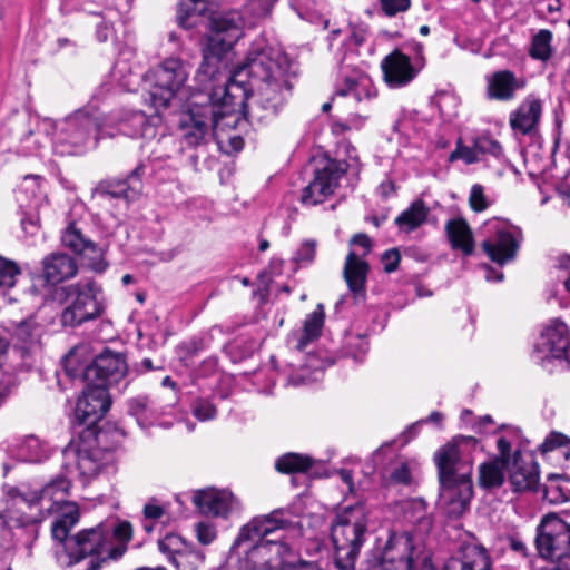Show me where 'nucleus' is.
I'll return each instance as SVG.
<instances>
[{"instance_id": "nucleus-1", "label": "nucleus", "mask_w": 570, "mask_h": 570, "mask_svg": "<svg viewBox=\"0 0 570 570\" xmlns=\"http://www.w3.org/2000/svg\"><path fill=\"white\" fill-rule=\"evenodd\" d=\"M243 76H248L250 89L242 85L244 98L235 108H244L252 124L265 125L278 116L292 96L297 69L279 47L258 38L248 50Z\"/></svg>"}, {"instance_id": "nucleus-2", "label": "nucleus", "mask_w": 570, "mask_h": 570, "mask_svg": "<svg viewBox=\"0 0 570 570\" xmlns=\"http://www.w3.org/2000/svg\"><path fill=\"white\" fill-rule=\"evenodd\" d=\"M476 445L474 436L456 435L434 453L440 483L439 504L449 518H460L469 508L473 495L472 452Z\"/></svg>"}, {"instance_id": "nucleus-3", "label": "nucleus", "mask_w": 570, "mask_h": 570, "mask_svg": "<svg viewBox=\"0 0 570 570\" xmlns=\"http://www.w3.org/2000/svg\"><path fill=\"white\" fill-rule=\"evenodd\" d=\"M244 18L237 10L214 13L209 17L207 43L203 49V60L196 71L197 96H212L218 88L237 85L242 87L244 63L234 75L220 83L222 73L227 67L226 56L243 36Z\"/></svg>"}, {"instance_id": "nucleus-4", "label": "nucleus", "mask_w": 570, "mask_h": 570, "mask_svg": "<svg viewBox=\"0 0 570 570\" xmlns=\"http://www.w3.org/2000/svg\"><path fill=\"white\" fill-rule=\"evenodd\" d=\"M244 90L237 85L218 88L212 96H193L178 120L181 140L188 147L206 145L219 120L229 117L242 102Z\"/></svg>"}, {"instance_id": "nucleus-5", "label": "nucleus", "mask_w": 570, "mask_h": 570, "mask_svg": "<svg viewBox=\"0 0 570 570\" xmlns=\"http://www.w3.org/2000/svg\"><path fill=\"white\" fill-rule=\"evenodd\" d=\"M70 485V481L66 476L60 475L48 482L40 490H30L23 487L17 489L12 497L14 504H26L30 509L39 507V515H24L19 522L26 525L58 513L57 520L52 523L51 532L55 540L65 543L69 538L70 529L79 520L78 507L67 501Z\"/></svg>"}, {"instance_id": "nucleus-6", "label": "nucleus", "mask_w": 570, "mask_h": 570, "mask_svg": "<svg viewBox=\"0 0 570 570\" xmlns=\"http://www.w3.org/2000/svg\"><path fill=\"white\" fill-rule=\"evenodd\" d=\"M334 561L341 570H354L368 530V511L363 503L342 508L331 522Z\"/></svg>"}, {"instance_id": "nucleus-7", "label": "nucleus", "mask_w": 570, "mask_h": 570, "mask_svg": "<svg viewBox=\"0 0 570 570\" xmlns=\"http://www.w3.org/2000/svg\"><path fill=\"white\" fill-rule=\"evenodd\" d=\"M106 136L112 137L114 134L105 130L100 118L92 111L80 109L60 124L53 138V149L61 156L79 155Z\"/></svg>"}, {"instance_id": "nucleus-8", "label": "nucleus", "mask_w": 570, "mask_h": 570, "mask_svg": "<svg viewBox=\"0 0 570 570\" xmlns=\"http://www.w3.org/2000/svg\"><path fill=\"white\" fill-rule=\"evenodd\" d=\"M277 532H283L284 539L289 540L303 535L302 515L293 507L277 508L269 513L252 518L240 528L233 548H240L249 541Z\"/></svg>"}, {"instance_id": "nucleus-9", "label": "nucleus", "mask_w": 570, "mask_h": 570, "mask_svg": "<svg viewBox=\"0 0 570 570\" xmlns=\"http://www.w3.org/2000/svg\"><path fill=\"white\" fill-rule=\"evenodd\" d=\"M188 75V68L183 60L178 58L164 60L144 77L149 104L156 110L167 108L184 92Z\"/></svg>"}, {"instance_id": "nucleus-10", "label": "nucleus", "mask_w": 570, "mask_h": 570, "mask_svg": "<svg viewBox=\"0 0 570 570\" xmlns=\"http://www.w3.org/2000/svg\"><path fill=\"white\" fill-rule=\"evenodd\" d=\"M60 292L66 303L60 318L63 326L77 327L98 318L104 312L101 288L94 279H81L62 286Z\"/></svg>"}, {"instance_id": "nucleus-11", "label": "nucleus", "mask_w": 570, "mask_h": 570, "mask_svg": "<svg viewBox=\"0 0 570 570\" xmlns=\"http://www.w3.org/2000/svg\"><path fill=\"white\" fill-rule=\"evenodd\" d=\"M485 239L481 247L487 256L498 265L512 262L523 240L522 230L507 220L492 218L484 223Z\"/></svg>"}, {"instance_id": "nucleus-12", "label": "nucleus", "mask_w": 570, "mask_h": 570, "mask_svg": "<svg viewBox=\"0 0 570 570\" xmlns=\"http://www.w3.org/2000/svg\"><path fill=\"white\" fill-rule=\"evenodd\" d=\"M535 546L543 559L570 566V524L556 514L546 515L537 528Z\"/></svg>"}, {"instance_id": "nucleus-13", "label": "nucleus", "mask_w": 570, "mask_h": 570, "mask_svg": "<svg viewBox=\"0 0 570 570\" xmlns=\"http://www.w3.org/2000/svg\"><path fill=\"white\" fill-rule=\"evenodd\" d=\"M419 562V553L412 535L406 532H392L384 547L374 552L367 561L366 570H413Z\"/></svg>"}, {"instance_id": "nucleus-14", "label": "nucleus", "mask_w": 570, "mask_h": 570, "mask_svg": "<svg viewBox=\"0 0 570 570\" xmlns=\"http://www.w3.org/2000/svg\"><path fill=\"white\" fill-rule=\"evenodd\" d=\"M238 559L237 570H283L294 562V551L284 540L256 539Z\"/></svg>"}, {"instance_id": "nucleus-15", "label": "nucleus", "mask_w": 570, "mask_h": 570, "mask_svg": "<svg viewBox=\"0 0 570 570\" xmlns=\"http://www.w3.org/2000/svg\"><path fill=\"white\" fill-rule=\"evenodd\" d=\"M350 168L345 160L326 159L317 167L313 180L303 188L301 202L305 206H315L325 202L340 187L342 177Z\"/></svg>"}, {"instance_id": "nucleus-16", "label": "nucleus", "mask_w": 570, "mask_h": 570, "mask_svg": "<svg viewBox=\"0 0 570 570\" xmlns=\"http://www.w3.org/2000/svg\"><path fill=\"white\" fill-rule=\"evenodd\" d=\"M66 371L72 379L79 377L82 382L101 384L108 391L125 377L127 364L121 354L106 351L97 356L91 364L86 365L81 374L75 373L69 367V362L66 365Z\"/></svg>"}, {"instance_id": "nucleus-17", "label": "nucleus", "mask_w": 570, "mask_h": 570, "mask_svg": "<svg viewBox=\"0 0 570 570\" xmlns=\"http://www.w3.org/2000/svg\"><path fill=\"white\" fill-rule=\"evenodd\" d=\"M569 348L570 335L567 325L559 320H552L542 330L534 345L532 358L537 364L549 368L552 361L563 362Z\"/></svg>"}, {"instance_id": "nucleus-18", "label": "nucleus", "mask_w": 570, "mask_h": 570, "mask_svg": "<svg viewBox=\"0 0 570 570\" xmlns=\"http://www.w3.org/2000/svg\"><path fill=\"white\" fill-rule=\"evenodd\" d=\"M83 383L86 385L77 401L75 417L79 424L90 428L104 417L110 407L111 401L108 391L101 384Z\"/></svg>"}, {"instance_id": "nucleus-19", "label": "nucleus", "mask_w": 570, "mask_h": 570, "mask_svg": "<svg viewBox=\"0 0 570 570\" xmlns=\"http://www.w3.org/2000/svg\"><path fill=\"white\" fill-rule=\"evenodd\" d=\"M193 503L205 515L223 518H227L239 507L237 499L230 491L214 488L195 491Z\"/></svg>"}, {"instance_id": "nucleus-20", "label": "nucleus", "mask_w": 570, "mask_h": 570, "mask_svg": "<svg viewBox=\"0 0 570 570\" xmlns=\"http://www.w3.org/2000/svg\"><path fill=\"white\" fill-rule=\"evenodd\" d=\"M61 242L65 247L80 255L87 262L89 268L96 272L106 269L107 263L104 259L102 249L90 239H87L73 223L65 229Z\"/></svg>"}, {"instance_id": "nucleus-21", "label": "nucleus", "mask_w": 570, "mask_h": 570, "mask_svg": "<svg viewBox=\"0 0 570 570\" xmlns=\"http://www.w3.org/2000/svg\"><path fill=\"white\" fill-rule=\"evenodd\" d=\"M499 456L479 466V484L484 489L499 488L504 482V469L511 463V443L505 436L497 440Z\"/></svg>"}, {"instance_id": "nucleus-22", "label": "nucleus", "mask_w": 570, "mask_h": 570, "mask_svg": "<svg viewBox=\"0 0 570 570\" xmlns=\"http://www.w3.org/2000/svg\"><path fill=\"white\" fill-rule=\"evenodd\" d=\"M383 79L390 88H402L409 85L417 75L409 56L394 50L381 62Z\"/></svg>"}, {"instance_id": "nucleus-23", "label": "nucleus", "mask_w": 570, "mask_h": 570, "mask_svg": "<svg viewBox=\"0 0 570 570\" xmlns=\"http://www.w3.org/2000/svg\"><path fill=\"white\" fill-rule=\"evenodd\" d=\"M510 483L515 492L535 491L539 485V466L531 455L523 456L519 450L511 454Z\"/></svg>"}, {"instance_id": "nucleus-24", "label": "nucleus", "mask_w": 570, "mask_h": 570, "mask_svg": "<svg viewBox=\"0 0 570 570\" xmlns=\"http://www.w3.org/2000/svg\"><path fill=\"white\" fill-rule=\"evenodd\" d=\"M342 83L336 90V96L353 97L357 102L371 100L376 96L372 80L360 69L350 70L347 65L341 66Z\"/></svg>"}, {"instance_id": "nucleus-25", "label": "nucleus", "mask_w": 570, "mask_h": 570, "mask_svg": "<svg viewBox=\"0 0 570 570\" xmlns=\"http://www.w3.org/2000/svg\"><path fill=\"white\" fill-rule=\"evenodd\" d=\"M18 342L11 351V368L14 372H29L36 363L40 350L38 336L28 325H21L17 331Z\"/></svg>"}, {"instance_id": "nucleus-26", "label": "nucleus", "mask_w": 570, "mask_h": 570, "mask_svg": "<svg viewBox=\"0 0 570 570\" xmlns=\"http://www.w3.org/2000/svg\"><path fill=\"white\" fill-rule=\"evenodd\" d=\"M541 115L542 101L530 95L510 114L509 124L515 134L532 135L538 129Z\"/></svg>"}, {"instance_id": "nucleus-27", "label": "nucleus", "mask_w": 570, "mask_h": 570, "mask_svg": "<svg viewBox=\"0 0 570 570\" xmlns=\"http://www.w3.org/2000/svg\"><path fill=\"white\" fill-rule=\"evenodd\" d=\"M490 556L485 548L466 543L445 562L444 570H490Z\"/></svg>"}, {"instance_id": "nucleus-28", "label": "nucleus", "mask_w": 570, "mask_h": 570, "mask_svg": "<svg viewBox=\"0 0 570 570\" xmlns=\"http://www.w3.org/2000/svg\"><path fill=\"white\" fill-rule=\"evenodd\" d=\"M524 87L525 80L511 70H499L487 77V96L493 100H512Z\"/></svg>"}, {"instance_id": "nucleus-29", "label": "nucleus", "mask_w": 570, "mask_h": 570, "mask_svg": "<svg viewBox=\"0 0 570 570\" xmlns=\"http://www.w3.org/2000/svg\"><path fill=\"white\" fill-rule=\"evenodd\" d=\"M111 454L89 443H82L77 449V468L80 476L89 481L99 475L110 461Z\"/></svg>"}, {"instance_id": "nucleus-30", "label": "nucleus", "mask_w": 570, "mask_h": 570, "mask_svg": "<svg viewBox=\"0 0 570 570\" xmlns=\"http://www.w3.org/2000/svg\"><path fill=\"white\" fill-rule=\"evenodd\" d=\"M42 272L48 284H59L72 278L78 272L75 259L65 253H51L42 261Z\"/></svg>"}, {"instance_id": "nucleus-31", "label": "nucleus", "mask_w": 570, "mask_h": 570, "mask_svg": "<svg viewBox=\"0 0 570 570\" xmlns=\"http://www.w3.org/2000/svg\"><path fill=\"white\" fill-rule=\"evenodd\" d=\"M159 550L168 556V559L179 570H186L187 563H193L195 567L203 563L204 556L196 551H183L184 542L180 537L176 534H167L158 542Z\"/></svg>"}, {"instance_id": "nucleus-32", "label": "nucleus", "mask_w": 570, "mask_h": 570, "mask_svg": "<svg viewBox=\"0 0 570 570\" xmlns=\"http://www.w3.org/2000/svg\"><path fill=\"white\" fill-rule=\"evenodd\" d=\"M368 266L354 252H350L344 265V278L355 302L365 299V282Z\"/></svg>"}, {"instance_id": "nucleus-33", "label": "nucleus", "mask_w": 570, "mask_h": 570, "mask_svg": "<svg viewBox=\"0 0 570 570\" xmlns=\"http://www.w3.org/2000/svg\"><path fill=\"white\" fill-rule=\"evenodd\" d=\"M62 6L67 10H80L88 14L100 16L110 19L116 11L129 8L132 0H117L114 4H109L108 0H61Z\"/></svg>"}, {"instance_id": "nucleus-34", "label": "nucleus", "mask_w": 570, "mask_h": 570, "mask_svg": "<svg viewBox=\"0 0 570 570\" xmlns=\"http://www.w3.org/2000/svg\"><path fill=\"white\" fill-rule=\"evenodd\" d=\"M446 237L452 249L461 250L465 256L474 252V238L472 230L462 217L449 219L445 224Z\"/></svg>"}, {"instance_id": "nucleus-35", "label": "nucleus", "mask_w": 570, "mask_h": 570, "mask_svg": "<svg viewBox=\"0 0 570 570\" xmlns=\"http://www.w3.org/2000/svg\"><path fill=\"white\" fill-rule=\"evenodd\" d=\"M118 131L129 137L149 139L155 137L156 128L151 119L142 111L126 112L117 122Z\"/></svg>"}, {"instance_id": "nucleus-36", "label": "nucleus", "mask_w": 570, "mask_h": 570, "mask_svg": "<svg viewBox=\"0 0 570 570\" xmlns=\"http://www.w3.org/2000/svg\"><path fill=\"white\" fill-rule=\"evenodd\" d=\"M128 413L142 429L153 425L160 414V407L147 396H138L128 402Z\"/></svg>"}, {"instance_id": "nucleus-37", "label": "nucleus", "mask_w": 570, "mask_h": 570, "mask_svg": "<svg viewBox=\"0 0 570 570\" xmlns=\"http://www.w3.org/2000/svg\"><path fill=\"white\" fill-rule=\"evenodd\" d=\"M429 208L422 199L414 200L409 208L396 218L395 224L405 232H412L420 227L426 219Z\"/></svg>"}, {"instance_id": "nucleus-38", "label": "nucleus", "mask_w": 570, "mask_h": 570, "mask_svg": "<svg viewBox=\"0 0 570 570\" xmlns=\"http://www.w3.org/2000/svg\"><path fill=\"white\" fill-rule=\"evenodd\" d=\"M324 324V309L320 304L304 321L303 333L298 337L296 348L303 351L312 341L321 335Z\"/></svg>"}, {"instance_id": "nucleus-39", "label": "nucleus", "mask_w": 570, "mask_h": 570, "mask_svg": "<svg viewBox=\"0 0 570 570\" xmlns=\"http://www.w3.org/2000/svg\"><path fill=\"white\" fill-rule=\"evenodd\" d=\"M213 0H185L179 3L177 12L178 24L185 29L193 28L207 10L206 4Z\"/></svg>"}, {"instance_id": "nucleus-40", "label": "nucleus", "mask_w": 570, "mask_h": 570, "mask_svg": "<svg viewBox=\"0 0 570 570\" xmlns=\"http://www.w3.org/2000/svg\"><path fill=\"white\" fill-rule=\"evenodd\" d=\"M313 463V459L308 455L289 452L276 460L275 468L281 473H305Z\"/></svg>"}, {"instance_id": "nucleus-41", "label": "nucleus", "mask_w": 570, "mask_h": 570, "mask_svg": "<svg viewBox=\"0 0 570 570\" xmlns=\"http://www.w3.org/2000/svg\"><path fill=\"white\" fill-rule=\"evenodd\" d=\"M145 173L144 164H139L127 177L126 183H121L116 188L108 190L112 197H122L125 199H132L135 195L141 191V176Z\"/></svg>"}, {"instance_id": "nucleus-42", "label": "nucleus", "mask_w": 570, "mask_h": 570, "mask_svg": "<svg viewBox=\"0 0 570 570\" xmlns=\"http://www.w3.org/2000/svg\"><path fill=\"white\" fill-rule=\"evenodd\" d=\"M18 460L22 462L37 463L46 456V450L40 440L33 435L26 436L18 446Z\"/></svg>"}, {"instance_id": "nucleus-43", "label": "nucleus", "mask_w": 570, "mask_h": 570, "mask_svg": "<svg viewBox=\"0 0 570 570\" xmlns=\"http://www.w3.org/2000/svg\"><path fill=\"white\" fill-rule=\"evenodd\" d=\"M552 32L547 29H541L535 33L531 41L529 55L531 58L540 61H547L552 55Z\"/></svg>"}, {"instance_id": "nucleus-44", "label": "nucleus", "mask_w": 570, "mask_h": 570, "mask_svg": "<svg viewBox=\"0 0 570 570\" xmlns=\"http://www.w3.org/2000/svg\"><path fill=\"white\" fill-rule=\"evenodd\" d=\"M542 454L557 451L566 460H570V438L559 432H551L540 445Z\"/></svg>"}, {"instance_id": "nucleus-45", "label": "nucleus", "mask_w": 570, "mask_h": 570, "mask_svg": "<svg viewBox=\"0 0 570 570\" xmlns=\"http://www.w3.org/2000/svg\"><path fill=\"white\" fill-rule=\"evenodd\" d=\"M9 348V342L0 334V395L8 393L13 386L17 385V375L11 367L6 370L2 365V358Z\"/></svg>"}, {"instance_id": "nucleus-46", "label": "nucleus", "mask_w": 570, "mask_h": 570, "mask_svg": "<svg viewBox=\"0 0 570 570\" xmlns=\"http://www.w3.org/2000/svg\"><path fill=\"white\" fill-rule=\"evenodd\" d=\"M20 275L21 271L16 262L0 256V289L3 293L16 285Z\"/></svg>"}, {"instance_id": "nucleus-47", "label": "nucleus", "mask_w": 570, "mask_h": 570, "mask_svg": "<svg viewBox=\"0 0 570 570\" xmlns=\"http://www.w3.org/2000/svg\"><path fill=\"white\" fill-rule=\"evenodd\" d=\"M276 0H248L245 12L250 16L249 24H255L271 14Z\"/></svg>"}, {"instance_id": "nucleus-48", "label": "nucleus", "mask_w": 570, "mask_h": 570, "mask_svg": "<svg viewBox=\"0 0 570 570\" xmlns=\"http://www.w3.org/2000/svg\"><path fill=\"white\" fill-rule=\"evenodd\" d=\"M126 70L127 66L122 61H117L112 70V77L117 79L121 88H124L127 91H134L136 90L141 76L134 75L132 72L126 76L124 75Z\"/></svg>"}, {"instance_id": "nucleus-49", "label": "nucleus", "mask_w": 570, "mask_h": 570, "mask_svg": "<svg viewBox=\"0 0 570 570\" xmlns=\"http://www.w3.org/2000/svg\"><path fill=\"white\" fill-rule=\"evenodd\" d=\"M570 498V491L551 480L543 488V499L551 504H560L568 501Z\"/></svg>"}, {"instance_id": "nucleus-50", "label": "nucleus", "mask_w": 570, "mask_h": 570, "mask_svg": "<svg viewBox=\"0 0 570 570\" xmlns=\"http://www.w3.org/2000/svg\"><path fill=\"white\" fill-rule=\"evenodd\" d=\"M491 205V200L488 198L484 191V187L480 184H474L469 194V206L475 213H482L487 210Z\"/></svg>"}, {"instance_id": "nucleus-51", "label": "nucleus", "mask_w": 570, "mask_h": 570, "mask_svg": "<svg viewBox=\"0 0 570 570\" xmlns=\"http://www.w3.org/2000/svg\"><path fill=\"white\" fill-rule=\"evenodd\" d=\"M479 155L480 153L475 148V141L472 147L464 146L459 141L456 148L450 154L449 160L454 161L462 159L465 164L471 165L480 160Z\"/></svg>"}, {"instance_id": "nucleus-52", "label": "nucleus", "mask_w": 570, "mask_h": 570, "mask_svg": "<svg viewBox=\"0 0 570 570\" xmlns=\"http://www.w3.org/2000/svg\"><path fill=\"white\" fill-rule=\"evenodd\" d=\"M475 148L480 155L489 154L495 158H500L503 155V149L500 142L489 136L478 137L475 140Z\"/></svg>"}, {"instance_id": "nucleus-53", "label": "nucleus", "mask_w": 570, "mask_h": 570, "mask_svg": "<svg viewBox=\"0 0 570 570\" xmlns=\"http://www.w3.org/2000/svg\"><path fill=\"white\" fill-rule=\"evenodd\" d=\"M193 414L199 421H209L216 417L217 410L208 400L198 399L194 402Z\"/></svg>"}, {"instance_id": "nucleus-54", "label": "nucleus", "mask_w": 570, "mask_h": 570, "mask_svg": "<svg viewBox=\"0 0 570 570\" xmlns=\"http://www.w3.org/2000/svg\"><path fill=\"white\" fill-rule=\"evenodd\" d=\"M382 10L389 17L409 10L411 0H380Z\"/></svg>"}, {"instance_id": "nucleus-55", "label": "nucleus", "mask_w": 570, "mask_h": 570, "mask_svg": "<svg viewBox=\"0 0 570 570\" xmlns=\"http://www.w3.org/2000/svg\"><path fill=\"white\" fill-rule=\"evenodd\" d=\"M316 254V242L305 240L296 252L295 259L297 263H312Z\"/></svg>"}, {"instance_id": "nucleus-56", "label": "nucleus", "mask_w": 570, "mask_h": 570, "mask_svg": "<svg viewBox=\"0 0 570 570\" xmlns=\"http://www.w3.org/2000/svg\"><path fill=\"white\" fill-rule=\"evenodd\" d=\"M390 480L395 484H410L412 481V475L409 465L406 463H401L395 466L390 474Z\"/></svg>"}, {"instance_id": "nucleus-57", "label": "nucleus", "mask_w": 570, "mask_h": 570, "mask_svg": "<svg viewBox=\"0 0 570 570\" xmlns=\"http://www.w3.org/2000/svg\"><path fill=\"white\" fill-rule=\"evenodd\" d=\"M410 511H413L412 517H410L412 522H419L423 520L426 514L425 502L422 499L410 501L405 508V513L409 514Z\"/></svg>"}, {"instance_id": "nucleus-58", "label": "nucleus", "mask_w": 570, "mask_h": 570, "mask_svg": "<svg viewBox=\"0 0 570 570\" xmlns=\"http://www.w3.org/2000/svg\"><path fill=\"white\" fill-rule=\"evenodd\" d=\"M196 531H197V538H198L199 542L203 544H209L216 538V531H215L214 527H212L208 523H204V522L198 523Z\"/></svg>"}, {"instance_id": "nucleus-59", "label": "nucleus", "mask_w": 570, "mask_h": 570, "mask_svg": "<svg viewBox=\"0 0 570 570\" xmlns=\"http://www.w3.org/2000/svg\"><path fill=\"white\" fill-rule=\"evenodd\" d=\"M401 256L397 249H389L382 256V262L384 264V271L386 273H392L396 271Z\"/></svg>"}, {"instance_id": "nucleus-60", "label": "nucleus", "mask_w": 570, "mask_h": 570, "mask_svg": "<svg viewBox=\"0 0 570 570\" xmlns=\"http://www.w3.org/2000/svg\"><path fill=\"white\" fill-rule=\"evenodd\" d=\"M112 33V24L110 22L102 21L96 28V38L99 42H105Z\"/></svg>"}, {"instance_id": "nucleus-61", "label": "nucleus", "mask_w": 570, "mask_h": 570, "mask_svg": "<svg viewBox=\"0 0 570 570\" xmlns=\"http://www.w3.org/2000/svg\"><path fill=\"white\" fill-rule=\"evenodd\" d=\"M144 514L147 519H159L164 514V509L155 503H147L144 507Z\"/></svg>"}, {"instance_id": "nucleus-62", "label": "nucleus", "mask_w": 570, "mask_h": 570, "mask_svg": "<svg viewBox=\"0 0 570 570\" xmlns=\"http://www.w3.org/2000/svg\"><path fill=\"white\" fill-rule=\"evenodd\" d=\"M352 245H358L365 249L364 255H366L371 249V240L365 234H356L351 239Z\"/></svg>"}, {"instance_id": "nucleus-63", "label": "nucleus", "mask_w": 570, "mask_h": 570, "mask_svg": "<svg viewBox=\"0 0 570 570\" xmlns=\"http://www.w3.org/2000/svg\"><path fill=\"white\" fill-rule=\"evenodd\" d=\"M377 190L383 198H387L395 193L394 183L391 180H385L380 184Z\"/></svg>"}, {"instance_id": "nucleus-64", "label": "nucleus", "mask_w": 570, "mask_h": 570, "mask_svg": "<svg viewBox=\"0 0 570 570\" xmlns=\"http://www.w3.org/2000/svg\"><path fill=\"white\" fill-rule=\"evenodd\" d=\"M487 281H497L500 282L503 279V273L494 271L492 267L487 266V274H485Z\"/></svg>"}]
</instances>
